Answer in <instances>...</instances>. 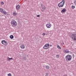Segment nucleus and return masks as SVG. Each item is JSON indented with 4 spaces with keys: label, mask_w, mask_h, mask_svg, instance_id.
<instances>
[{
    "label": "nucleus",
    "mask_w": 76,
    "mask_h": 76,
    "mask_svg": "<svg viewBox=\"0 0 76 76\" xmlns=\"http://www.w3.org/2000/svg\"><path fill=\"white\" fill-rule=\"evenodd\" d=\"M64 3H65V1L64 0H62L61 2L58 4V6L59 7H62L64 6Z\"/></svg>",
    "instance_id": "f257e3e1"
},
{
    "label": "nucleus",
    "mask_w": 76,
    "mask_h": 76,
    "mask_svg": "<svg viewBox=\"0 0 76 76\" xmlns=\"http://www.w3.org/2000/svg\"><path fill=\"white\" fill-rule=\"evenodd\" d=\"M66 61H70L72 60V56L70 55H68L65 57Z\"/></svg>",
    "instance_id": "f03ea898"
},
{
    "label": "nucleus",
    "mask_w": 76,
    "mask_h": 76,
    "mask_svg": "<svg viewBox=\"0 0 76 76\" xmlns=\"http://www.w3.org/2000/svg\"><path fill=\"white\" fill-rule=\"evenodd\" d=\"M11 23L13 26H16L17 25V23H16V22L14 20H12Z\"/></svg>",
    "instance_id": "7ed1b4c3"
},
{
    "label": "nucleus",
    "mask_w": 76,
    "mask_h": 76,
    "mask_svg": "<svg viewBox=\"0 0 76 76\" xmlns=\"http://www.w3.org/2000/svg\"><path fill=\"white\" fill-rule=\"evenodd\" d=\"M0 11L2 13L4 14V15H8L7 12H6L5 10H3L2 8L0 9Z\"/></svg>",
    "instance_id": "20e7f679"
},
{
    "label": "nucleus",
    "mask_w": 76,
    "mask_h": 76,
    "mask_svg": "<svg viewBox=\"0 0 76 76\" xmlns=\"http://www.w3.org/2000/svg\"><path fill=\"white\" fill-rule=\"evenodd\" d=\"M50 47V45L49 44H46L44 46L43 48L45 49V50H47V49H48L49 48V47Z\"/></svg>",
    "instance_id": "39448f33"
},
{
    "label": "nucleus",
    "mask_w": 76,
    "mask_h": 76,
    "mask_svg": "<svg viewBox=\"0 0 76 76\" xmlns=\"http://www.w3.org/2000/svg\"><path fill=\"white\" fill-rule=\"evenodd\" d=\"M1 43L3 44V45H5V46H7L8 45V43H7V41L5 40H2L1 41Z\"/></svg>",
    "instance_id": "423d86ee"
},
{
    "label": "nucleus",
    "mask_w": 76,
    "mask_h": 76,
    "mask_svg": "<svg viewBox=\"0 0 76 76\" xmlns=\"http://www.w3.org/2000/svg\"><path fill=\"white\" fill-rule=\"evenodd\" d=\"M72 37L73 40H76V34H73L72 35Z\"/></svg>",
    "instance_id": "0eeeda50"
},
{
    "label": "nucleus",
    "mask_w": 76,
    "mask_h": 76,
    "mask_svg": "<svg viewBox=\"0 0 76 76\" xmlns=\"http://www.w3.org/2000/svg\"><path fill=\"white\" fill-rule=\"evenodd\" d=\"M45 9H46V7L45 6H42V9L41 10L42 12H44V10H45Z\"/></svg>",
    "instance_id": "6e6552de"
},
{
    "label": "nucleus",
    "mask_w": 76,
    "mask_h": 76,
    "mask_svg": "<svg viewBox=\"0 0 76 76\" xmlns=\"http://www.w3.org/2000/svg\"><path fill=\"white\" fill-rule=\"evenodd\" d=\"M63 52V53H64L66 54V53H70V51L67 50H64Z\"/></svg>",
    "instance_id": "1a4fd4ad"
},
{
    "label": "nucleus",
    "mask_w": 76,
    "mask_h": 76,
    "mask_svg": "<svg viewBox=\"0 0 76 76\" xmlns=\"http://www.w3.org/2000/svg\"><path fill=\"white\" fill-rule=\"evenodd\" d=\"M46 27H47L48 28H51V24H50V23L47 24L46 25Z\"/></svg>",
    "instance_id": "9d476101"
},
{
    "label": "nucleus",
    "mask_w": 76,
    "mask_h": 76,
    "mask_svg": "<svg viewBox=\"0 0 76 76\" xmlns=\"http://www.w3.org/2000/svg\"><path fill=\"white\" fill-rule=\"evenodd\" d=\"M20 47H21V48L22 49H24V48H25V45H24V44H22L21 45Z\"/></svg>",
    "instance_id": "9b49d317"
},
{
    "label": "nucleus",
    "mask_w": 76,
    "mask_h": 76,
    "mask_svg": "<svg viewBox=\"0 0 76 76\" xmlns=\"http://www.w3.org/2000/svg\"><path fill=\"white\" fill-rule=\"evenodd\" d=\"M20 9V6L19 5H18L17 6H16V9L17 10H19Z\"/></svg>",
    "instance_id": "f8f14e48"
},
{
    "label": "nucleus",
    "mask_w": 76,
    "mask_h": 76,
    "mask_svg": "<svg viewBox=\"0 0 76 76\" xmlns=\"http://www.w3.org/2000/svg\"><path fill=\"white\" fill-rule=\"evenodd\" d=\"M64 12H66V9L65 8L63 9L61 11V13H64Z\"/></svg>",
    "instance_id": "ddd939ff"
},
{
    "label": "nucleus",
    "mask_w": 76,
    "mask_h": 76,
    "mask_svg": "<svg viewBox=\"0 0 76 76\" xmlns=\"http://www.w3.org/2000/svg\"><path fill=\"white\" fill-rule=\"evenodd\" d=\"M17 14L16 12H14L13 13V16H16L17 15Z\"/></svg>",
    "instance_id": "4468645a"
},
{
    "label": "nucleus",
    "mask_w": 76,
    "mask_h": 76,
    "mask_svg": "<svg viewBox=\"0 0 76 76\" xmlns=\"http://www.w3.org/2000/svg\"><path fill=\"white\" fill-rule=\"evenodd\" d=\"M7 60H13V58H10L9 57H8L7 58Z\"/></svg>",
    "instance_id": "2eb2a0df"
},
{
    "label": "nucleus",
    "mask_w": 76,
    "mask_h": 76,
    "mask_svg": "<svg viewBox=\"0 0 76 76\" xmlns=\"http://www.w3.org/2000/svg\"><path fill=\"white\" fill-rule=\"evenodd\" d=\"M46 69H50V66H46Z\"/></svg>",
    "instance_id": "dca6fc26"
},
{
    "label": "nucleus",
    "mask_w": 76,
    "mask_h": 76,
    "mask_svg": "<svg viewBox=\"0 0 76 76\" xmlns=\"http://www.w3.org/2000/svg\"><path fill=\"white\" fill-rule=\"evenodd\" d=\"M10 38L11 39H13V35H11L10 37Z\"/></svg>",
    "instance_id": "f3484780"
},
{
    "label": "nucleus",
    "mask_w": 76,
    "mask_h": 76,
    "mask_svg": "<svg viewBox=\"0 0 76 76\" xmlns=\"http://www.w3.org/2000/svg\"><path fill=\"white\" fill-rule=\"evenodd\" d=\"M56 58H58L59 57H60V56L59 55H57L56 56Z\"/></svg>",
    "instance_id": "a211bd4d"
},
{
    "label": "nucleus",
    "mask_w": 76,
    "mask_h": 76,
    "mask_svg": "<svg viewBox=\"0 0 76 76\" xmlns=\"http://www.w3.org/2000/svg\"><path fill=\"white\" fill-rule=\"evenodd\" d=\"M23 60H26V57H24L23 58Z\"/></svg>",
    "instance_id": "6ab92c4d"
},
{
    "label": "nucleus",
    "mask_w": 76,
    "mask_h": 76,
    "mask_svg": "<svg viewBox=\"0 0 76 76\" xmlns=\"http://www.w3.org/2000/svg\"><path fill=\"white\" fill-rule=\"evenodd\" d=\"M71 7L72 9H75V6H72Z\"/></svg>",
    "instance_id": "aec40b11"
},
{
    "label": "nucleus",
    "mask_w": 76,
    "mask_h": 76,
    "mask_svg": "<svg viewBox=\"0 0 76 76\" xmlns=\"http://www.w3.org/2000/svg\"><path fill=\"white\" fill-rule=\"evenodd\" d=\"M61 44L62 45V46H64V43H61Z\"/></svg>",
    "instance_id": "412c9836"
},
{
    "label": "nucleus",
    "mask_w": 76,
    "mask_h": 76,
    "mask_svg": "<svg viewBox=\"0 0 76 76\" xmlns=\"http://www.w3.org/2000/svg\"><path fill=\"white\" fill-rule=\"evenodd\" d=\"M8 76H12V74L11 73H9L8 74Z\"/></svg>",
    "instance_id": "4be33fe9"
},
{
    "label": "nucleus",
    "mask_w": 76,
    "mask_h": 76,
    "mask_svg": "<svg viewBox=\"0 0 76 76\" xmlns=\"http://www.w3.org/2000/svg\"><path fill=\"white\" fill-rule=\"evenodd\" d=\"M48 72L46 73L45 76H48Z\"/></svg>",
    "instance_id": "5701e85b"
},
{
    "label": "nucleus",
    "mask_w": 76,
    "mask_h": 76,
    "mask_svg": "<svg viewBox=\"0 0 76 76\" xmlns=\"http://www.w3.org/2000/svg\"><path fill=\"white\" fill-rule=\"evenodd\" d=\"M42 35L43 36H45V33H43Z\"/></svg>",
    "instance_id": "b1692460"
},
{
    "label": "nucleus",
    "mask_w": 76,
    "mask_h": 76,
    "mask_svg": "<svg viewBox=\"0 0 76 76\" xmlns=\"http://www.w3.org/2000/svg\"><path fill=\"white\" fill-rule=\"evenodd\" d=\"M62 76H68L66 74H64V75H63Z\"/></svg>",
    "instance_id": "393cba45"
},
{
    "label": "nucleus",
    "mask_w": 76,
    "mask_h": 76,
    "mask_svg": "<svg viewBox=\"0 0 76 76\" xmlns=\"http://www.w3.org/2000/svg\"><path fill=\"white\" fill-rule=\"evenodd\" d=\"M1 4H4V2H2L1 3Z\"/></svg>",
    "instance_id": "a878e982"
},
{
    "label": "nucleus",
    "mask_w": 76,
    "mask_h": 76,
    "mask_svg": "<svg viewBox=\"0 0 76 76\" xmlns=\"http://www.w3.org/2000/svg\"><path fill=\"white\" fill-rule=\"evenodd\" d=\"M74 4L75 5H76V1H74Z\"/></svg>",
    "instance_id": "bb28decb"
},
{
    "label": "nucleus",
    "mask_w": 76,
    "mask_h": 76,
    "mask_svg": "<svg viewBox=\"0 0 76 76\" xmlns=\"http://www.w3.org/2000/svg\"><path fill=\"white\" fill-rule=\"evenodd\" d=\"M58 48H59V49H61V47H60V46H58Z\"/></svg>",
    "instance_id": "cd10ccee"
},
{
    "label": "nucleus",
    "mask_w": 76,
    "mask_h": 76,
    "mask_svg": "<svg viewBox=\"0 0 76 76\" xmlns=\"http://www.w3.org/2000/svg\"><path fill=\"white\" fill-rule=\"evenodd\" d=\"M37 17H39V15H37Z\"/></svg>",
    "instance_id": "c85d7f7f"
},
{
    "label": "nucleus",
    "mask_w": 76,
    "mask_h": 76,
    "mask_svg": "<svg viewBox=\"0 0 76 76\" xmlns=\"http://www.w3.org/2000/svg\"><path fill=\"white\" fill-rule=\"evenodd\" d=\"M20 51H23V50H20Z\"/></svg>",
    "instance_id": "c756f323"
},
{
    "label": "nucleus",
    "mask_w": 76,
    "mask_h": 76,
    "mask_svg": "<svg viewBox=\"0 0 76 76\" xmlns=\"http://www.w3.org/2000/svg\"><path fill=\"white\" fill-rule=\"evenodd\" d=\"M52 46H53V45H50V47H52Z\"/></svg>",
    "instance_id": "7c9ffc66"
},
{
    "label": "nucleus",
    "mask_w": 76,
    "mask_h": 76,
    "mask_svg": "<svg viewBox=\"0 0 76 76\" xmlns=\"http://www.w3.org/2000/svg\"><path fill=\"white\" fill-rule=\"evenodd\" d=\"M22 53H23V51H22Z\"/></svg>",
    "instance_id": "2f4dec72"
}]
</instances>
